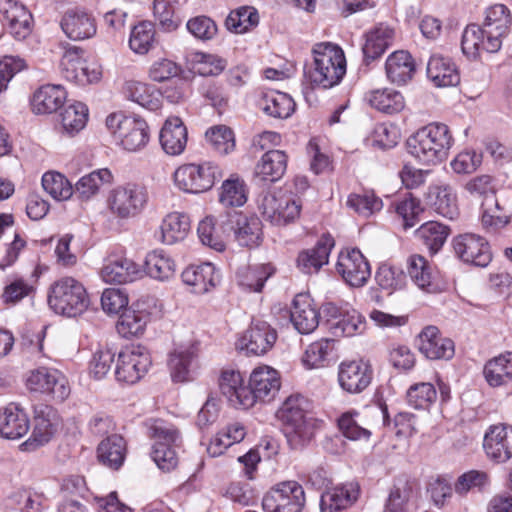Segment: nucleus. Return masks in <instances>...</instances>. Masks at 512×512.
Returning <instances> with one entry per match:
<instances>
[{
	"label": "nucleus",
	"instance_id": "obj_26",
	"mask_svg": "<svg viewBox=\"0 0 512 512\" xmlns=\"http://www.w3.org/2000/svg\"><path fill=\"white\" fill-rule=\"evenodd\" d=\"M219 388L232 407L242 409L252 407V397L239 371H222L219 378Z\"/></svg>",
	"mask_w": 512,
	"mask_h": 512
},
{
	"label": "nucleus",
	"instance_id": "obj_20",
	"mask_svg": "<svg viewBox=\"0 0 512 512\" xmlns=\"http://www.w3.org/2000/svg\"><path fill=\"white\" fill-rule=\"evenodd\" d=\"M60 27L66 37L73 41L90 39L97 32L93 15L80 9L67 10L60 19Z\"/></svg>",
	"mask_w": 512,
	"mask_h": 512
},
{
	"label": "nucleus",
	"instance_id": "obj_13",
	"mask_svg": "<svg viewBox=\"0 0 512 512\" xmlns=\"http://www.w3.org/2000/svg\"><path fill=\"white\" fill-rule=\"evenodd\" d=\"M152 364L148 350L140 345H132L118 354L115 376L119 382L134 384L148 372Z\"/></svg>",
	"mask_w": 512,
	"mask_h": 512
},
{
	"label": "nucleus",
	"instance_id": "obj_34",
	"mask_svg": "<svg viewBox=\"0 0 512 512\" xmlns=\"http://www.w3.org/2000/svg\"><path fill=\"white\" fill-rule=\"evenodd\" d=\"M428 203L439 215L454 220L459 215L457 195L447 184L432 185L427 194Z\"/></svg>",
	"mask_w": 512,
	"mask_h": 512
},
{
	"label": "nucleus",
	"instance_id": "obj_46",
	"mask_svg": "<svg viewBox=\"0 0 512 512\" xmlns=\"http://www.w3.org/2000/svg\"><path fill=\"white\" fill-rule=\"evenodd\" d=\"M259 108L268 116L285 119L291 116L295 109L293 99L282 92L270 91L258 101Z\"/></svg>",
	"mask_w": 512,
	"mask_h": 512
},
{
	"label": "nucleus",
	"instance_id": "obj_23",
	"mask_svg": "<svg viewBox=\"0 0 512 512\" xmlns=\"http://www.w3.org/2000/svg\"><path fill=\"white\" fill-rule=\"evenodd\" d=\"M483 448L490 459L504 463L512 457V426H491L485 433Z\"/></svg>",
	"mask_w": 512,
	"mask_h": 512
},
{
	"label": "nucleus",
	"instance_id": "obj_63",
	"mask_svg": "<svg viewBox=\"0 0 512 512\" xmlns=\"http://www.w3.org/2000/svg\"><path fill=\"white\" fill-rule=\"evenodd\" d=\"M437 398L433 384L421 382L412 385L407 391L408 404L415 409H427Z\"/></svg>",
	"mask_w": 512,
	"mask_h": 512
},
{
	"label": "nucleus",
	"instance_id": "obj_56",
	"mask_svg": "<svg viewBox=\"0 0 512 512\" xmlns=\"http://www.w3.org/2000/svg\"><path fill=\"white\" fill-rule=\"evenodd\" d=\"M417 236L423 241L432 253H436L445 243L449 229L436 221L424 223L416 231Z\"/></svg>",
	"mask_w": 512,
	"mask_h": 512
},
{
	"label": "nucleus",
	"instance_id": "obj_5",
	"mask_svg": "<svg viewBox=\"0 0 512 512\" xmlns=\"http://www.w3.org/2000/svg\"><path fill=\"white\" fill-rule=\"evenodd\" d=\"M48 304L57 314L76 317L87 309L89 298L82 283L72 277H64L51 286Z\"/></svg>",
	"mask_w": 512,
	"mask_h": 512
},
{
	"label": "nucleus",
	"instance_id": "obj_24",
	"mask_svg": "<svg viewBox=\"0 0 512 512\" xmlns=\"http://www.w3.org/2000/svg\"><path fill=\"white\" fill-rule=\"evenodd\" d=\"M360 495V486L351 481L336 485L322 493L321 512H342L352 507Z\"/></svg>",
	"mask_w": 512,
	"mask_h": 512
},
{
	"label": "nucleus",
	"instance_id": "obj_31",
	"mask_svg": "<svg viewBox=\"0 0 512 512\" xmlns=\"http://www.w3.org/2000/svg\"><path fill=\"white\" fill-rule=\"evenodd\" d=\"M334 244L331 235H323L313 248L299 253L297 258L298 268L305 274L317 273L323 265L328 263Z\"/></svg>",
	"mask_w": 512,
	"mask_h": 512
},
{
	"label": "nucleus",
	"instance_id": "obj_14",
	"mask_svg": "<svg viewBox=\"0 0 512 512\" xmlns=\"http://www.w3.org/2000/svg\"><path fill=\"white\" fill-rule=\"evenodd\" d=\"M324 325L335 337H350L362 333L365 321L355 309H344L333 303L323 306Z\"/></svg>",
	"mask_w": 512,
	"mask_h": 512
},
{
	"label": "nucleus",
	"instance_id": "obj_22",
	"mask_svg": "<svg viewBox=\"0 0 512 512\" xmlns=\"http://www.w3.org/2000/svg\"><path fill=\"white\" fill-rule=\"evenodd\" d=\"M0 13L11 35L23 40L32 30V15L18 0H0Z\"/></svg>",
	"mask_w": 512,
	"mask_h": 512
},
{
	"label": "nucleus",
	"instance_id": "obj_60",
	"mask_svg": "<svg viewBox=\"0 0 512 512\" xmlns=\"http://www.w3.org/2000/svg\"><path fill=\"white\" fill-rule=\"evenodd\" d=\"M333 348V340L328 338L320 339L307 347L302 361L310 369L324 366Z\"/></svg>",
	"mask_w": 512,
	"mask_h": 512
},
{
	"label": "nucleus",
	"instance_id": "obj_17",
	"mask_svg": "<svg viewBox=\"0 0 512 512\" xmlns=\"http://www.w3.org/2000/svg\"><path fill=\"white\" fill-rule=\"evenodd\" d=\"M27 386L32 391L50 394L58 401L65 400L70 394L65 375L56 369L46 367L32 371L27 379Z\"/></svg>",
	"mask_w": 512,
	"mask_h": 512
},
{
	"label": "nucleus",
	"instance_id": "obj_1",
	"mask_svg": "<svg viewBox=\"0 0 512 512\" xmlns=\"http://www.w3.org/2000/svg\"><path fill=\"white\" fill-rule=\"evenodd\" d=\"M511 22L510 11L505 5L495 4L487 8L482 26L470 24L465 28L461 41L463 54L476 59L482 51L498 52Z\"/></svg>",
	"mask_w": 512,
	"mask_h": 512
},
{
	"label": "nucleus",
	"instance_id": "obj_61",
	"mask_svg": "<svg viewBox=\"0 0 512 512\" xmlns=\"http://www.w3.org/2000/svg\"><path fill=\"white\" fill-rule=\"evenodd\" d=\"M205 136L211 147L221 155H226L235 148L233 131L224 125L211 127Z\"/></svg>",
	"mask_w": 512,
	"mask_h": 512
},
{
	"label": "nucleus",
	"instance_id": "obj_47",
	"mask_svg": "<svg viewBox=\"0 0 512 512\" xmlns=\"http://www.w3.org/2000/svg\"><path fill=\"white\" fill-rule=\"evenodd\" d=\"M484 377L492 387L505 385L512 380V353L501 354L484 366Z\"/></svg>",
	"mask_w": 512,
	"mask_h": 512
},
{
	"label": "nucleus",
	"instance_id": "obj_39",
	"mask_svg": "<svg viewBox=\"0 0 512 512\" xmlns=\"http://www.w3.org/2000/svg\"><path fill=\"white\" fill-rule=\"evenodd\" d=\"M126 441L120 435L113 434L103 439L97 447L99 462L111 470H118L126 458Z\"/></svg>",
	"mask_w": 512,
	"mask_h": 512
},
{
	"label": "nucleus",
	"instance_id": "obj_21",
	"mask_svg": "<svg viewBox=\"0 0 512 512\" xmlns=\"http://www.w3.org/2000/svg\"><path fill=\"white\" fill-rule=\"evenodd\" d=\"M277 339L276 331L265 321L255 320L239 341V348L256 356L270 350Z\"/></svg>",
	"mask_w": 512,
	"mask_h": 512
},
{
	"label": "nucleus",
	"instance_id": "obj_16",
	"mask_svg": "<svg viewBox=\"0 0 512 512\" xmlns=\"http://www.w3.org/2000/svg\"><path fill=\"white\" fill-rule=\"evenodd\" d=\"M336 270L351 287H362L370 278L371 269L359 249H346L338 256Z\"/></svg>",
	"mask_w": 512,
	"mask_h": 512
},
{
	"label": "nucleus",
	"instance_id": "obj_51",
	"mask_svg": "<svg viewBox=\"0 0 512 512\" xmlns=\"http://www.w3.org/2000/svg\"><path fill=\"white\" fill-rule=\"evenodd\" d=\"M269 276L270 272L265 265L241 266L236 273L238 285L253 292L261 291Z\"/></svg>",
	"mask_w": 512,
	"mask_h": 512
},
{
	"label": "nucleus",
	"instance_id": "obj_9",
	"mask_svg": "<svg viewBox=\"0 0 512 512\" xmlns=\"http://www.w3.org/2000/svg\"><path fill=\"white\" fill-rule=\"evenodd\" d=\"M257 208L263 218L273 225L284 226L300 215V199L284 193L262 192L257 198Z\"/></svg>",
	"mask_w": 512,
	"mask_h": 512
},
{
	"label": "nucleus",
	"instance_id": "obj_6",
	"mask_svg": "<svg viewBox=\"0 0 512 512\" xmlns=\"http://www.w3.org/2000/svg\"><path fill=\"white\" fill-rule=\"evenodd\" d=\"M154 439L151 456L159 469L170 472L178 465L177 449L182 439L177 428L169 423L156 420L149 428Z\"/></svg>",
	"mask_w": 512,
	"mask_h": 512
},
{
	"label": "nucleus",
	"instance_id": "obj_50",
	"mask_svg": "<svg viewBox=\"0 0 512 512\" xmlns=\"http://www.w3.org/2000/svg\"><path fill=\"white\" fill-rule=\"evenodd\" d=\"M145 271L150 277L164 281L174 275L175 264L163 250H153L146 255Z\"/></svg>",
	"mask_w": 512,
	"mask_h": 512
},
{
	"label": "nucleus",
	"instance_id": "obj_7",
	"mask_svg": "<svg viewBox=\"0 0 512 512\" xmlns=\"http://www.w3.org/2000/svg\"><path fill=\"white\" fill-rule=\"evenodd\" d=\"M106 127L115 141L129 152L143 149L149 141L148 125L141 118L113 113L107 116Z\"/></svg>",
	"mask_w": 512,
	"mask_h": 512
},
{
	"label": "nucleus",
	"instance_id": "obj_49",
	"mask_svg": "<svg viewBox=\"0 0 512 512\" xmlns=\"http://www.w3.org/2000/svg\"><path fill=\"white\" fill-rule=\"evenodd\" d=\"M60 116L63 132L74 136L86 126L88 108L84 103L75 101L67 105Z\"/></svg>",
	"mask_w": 512,
	"mask_h": 512
},
{
	"label": "nucleus",
	"instance_id": "obj_37",
	"mask_svg": "<svg viewBox=\"0 0 512 512\" xmlns=\"http://www.w3.org/2000/svg\"><path fill=\"white\" fill-rule=\"evenodd\" d=\"M385 69L389 81L397 85H404L413 78L416 66L409 52L399 50L388 56Z\"/></svg>",
	"mask_w": 512,
	"mask_h": 512
},
{
	"label": "nucleus",
	"instance_id": "obj_48",
	"mask_svg": "<svg viewBox=\"0 0 512 512\" xmlns=\"http://www.w3.org/2000/svg\"><path fill=\"white\" fill-rule=\"evenodd\" d=\"M408 273L412 281L423 291L431 293L436 290L432 266L424 257L411 256L408 260Z\"/></svg>",
	"mask_w": 512,
	"mask_h": 512
},
{
	"label": "nucleus",
	"instance_id": "obj_12",
	"mask_svg": "<svg viewBox=\"0 0 512 512\" xmlns=\"http://www.w3.org/2000/svg\"><path fill=\"white\" fill-rule=\"evenodd\" d=\"M218 176V166L210 162L190 163L176 169L174 181L181 190L197 194L211 189Z\"/></svg>",
	"mask_w": 512,
	"mask_h": 512
},
{
	"label": "nucleus",
	"instance_id": "obj_32",
	"mask_svg": "<svg viewBox=\"0 0 512 512\" xmlns=\"http://www.w3.org/2000/svg\"><path fill=\"white\" fill-rule=\"evenodd\" d=\"M197 348L194 344L176 348L169 358L171 377L175 382H186L193 378L197 368Z\"/></svg>",
	"mask_w": 512,
	"mask_h": 512
},
{
	"label": "nucleus",
	"instance_id": "obj_28",
	"mask_svg": "<svg viewBox=\"0 0 512 512\" xmlns=\"http://www.w3.org/2000/svg\"><path fill=\"white\" fill-rule=\"evenodd\" d=\"M426 74L429 81L438 88L454 87L460 83V73L449 57L434 54L427 63Z\"/></svg>",
	"mask_w": 512,
	"mask_h": 512
},
{
	"label": "nucleus",
	"instance_id": "obj_57",
	"mask_svg": "<svg viewBox=\"0 0 512 512\" xmlns=\"http://www.w3.org/2000/svg\"><path fill=\"white\" fill-rule=\"evenodd\" d=\"M154 36L153 24L148 21L140 22L131 30L129 46L137 54H146L153 45Z\"/></svg>",
	"mask_w": 512,
	"mask_h": 512
},
{
	"label": "nucleus",
	"instance_id": "obj_8",
	"mask_svg": "<svg viewBox=\"0 0 512 512\" xmlns=\"http://www.w3.org/2000/svg\"><path fill=\"white\" fill-rule=\"evenodd\" d=\"M146 187L138 183H125L113 188L107 197L110 213L118 219H129L139 215L148 203Z\"/></svg>",
	"mask_w": 512,
	"mask_h": 512
},
{
	"label": "nucleus",
	"instance_id": "obj_41",
	"mask_svg": "<svg viewBox=\"0 0 512 512\" xmlns=\"http://www.w3.org/2000/svg\"><path fill=\"white\" fill-rule=\"evenodd\" d=\"M394 30L388 25L380 24L367 33L362 48L367 63L379 58L394 41Z\"/></svg>",
	"mask_w": 512,
	"mask_h": 512
},
{
	"label": "nucleus",
	"instance_id": "obj_40",
	"mask_svg": "<svg viewBox=\"0 0 512 512\" xmlns=\"http://www.w3.org/2000/svg\"><path fill=\"white\" fill-rule=\"evenodd\" d=\"M67 94L61 85H45L33 95L32 109L36 114H51L63 106Z\"/></svg>",
	"mask_w": 512,
	"mask_h": 512
},
{
	"label": "nucleus",
	"instance_id": "obj_58",
	"mask_svg": "<svg viewBox=\"0 0 512 512\" xmlns=\"http://www.w3.org/2000/svg\"><path fill=\"white\" fill-rule=\"evenodd\" d=\"M42 187L58 201L67 200L73 195V186L58 172H46L42 176Z\"/></svg>",
	"mask_w": 512,
	"mask_h": 512
},
{
	"label": "nucleus",
	"instance_id": "obj_43",
	"mask_svg": "<svg viewBox=\"0 0 512 512\" xmlns=\"http://www.w3.org/2000/svg\"><path fill=\"white\" fill-rule=\"evenodd\" d=\"M287 168V155L281 150H270L262 155L255 173L263 181L276 182L282 178Z\"/></svg>",
	"mask_w": 512,
	"mask_h": 512
},
{
	"label": "nucleus",
	"instance_id": "obj_36",
	"mask_svg": "<svg viewBox=\"0 0 512 512\" xmlns=\"http://www.w3.org/2000/svg\"><path fill=\"white\" fill-rule=\"evenodd\" d=\"M29 420L26 413L17 405L9 404L0 409V436L6 439H19L27 434Z\"/></svg>",
	"mask_w": 512,
	"mask_h": 512
},
{
	"label": "nucleus",
	"instance_id": "obj_30",
	"mask_svg": "<svg viewBox=\"0 0 512 512\" xmlns=\"http://www.w3.org/2000/svg\"><path fill=\"white\" fill-rule=\"evenodd\" d=\"M151 320V313L146 309L144 302H136L126 308L117 322V331L125 338L140 336L144 333Z\"/></svg>",
	"mask_w": 512,
	"mask_h": 512
},
{
	"label": "nucleus",
	"instance_id": "obj_35",
	"mask_svg": "<svg viewBox=\"0 0 512 512\" xmlns=\"http://www.w3.org/2000/svg\"><path fill=\"white\" fill-rule=\"evenodd\" d=\"M100 275L106 283L124 284L136 280L141 275V270L130 259L115 257L106 261Z\"/></svg>",
	"mask_w": 512,
	"mask_h": 512
},
{
	"label": "nucleus",
	"instance_id": "obj_33",
	"mask_svg": "<svg viewBox=\"0 0 512 512\" xmlns=\"http://www.w3.org/2000/svg\"><path fill=\"white\" fill-rule=\"evenodd\" d=\"M182 281L196 294H204L219 283V274L211 263L191 265L181 274Z\"/></svg>",
	"mask_w": 512,
	"mask_h": 512
},
{
	"label": "nucleus",
	"instance_id": "obj_54",
	"mask_svg": "<svg viewBox=\"0 0 512 512\" xmlns=\"http://www.w3.org/2000/svg\"><path fill=\"white\" fill-rule=\"evenodd\" d=\"M259 23V15L253 7H240L231 11L227 16L225 25L228 30L241 34L256 27Z\"/></svg>",
	"mask_w": 512,
	"mask_h": 512
},
{
	"label": "nucleus",
	"instance_id": "obj_18",
	"mask_svg": "<svg viewBox=\"0 0 512 512\" xmlns=\"http://www.w3.org/2000/svg\"><path fill=\"white\" fill-rule=\"evenodd\" d=\"M372 378V366L363 359L344 361L339 365L338 383L347 393H361L370 385Z\"/></svg>",
	"mask_w": 512,
	"mask_h": 512
},
{
	"label": "nucleus",
	"instance_id": "obj_2",
	"mask_svg": "<svg viewBox=\"0 0 512 512\" xmlns=\"http://www.w3.org/2000/svg\"><path fill=\"white\" fill-rule=\"evenodd\" d=\"M313 61L304 65V79L311 87L329 89L346 74V59L340 46L321 42L313 46Z\"/></svg>",
	"mask_w": 512,
	"mask_h": 512
},
{
	"label": "nucleus",
	"instance_id": "obj_10",
	"mask_svg": "<svg viewBox=\"0 0 512 512\" xmlns=\"http://www.w3.org/2000/svg\"><path fill=\"white\" fill-rule=\"evenodd\" d=\"M305 504V490L300 483L294 480L275 484L262 499V507L265 512H302Z\"/></svg>",
	"mask_w": 512,
	"mask_h": 512
},
{
	"label": "nucleus",
	"instance_id": "obj_15",
	"mask_svg": "<svg viewBox=\"0 0 512 512\" xmlns=\"http://www.w3.org/2000/svg\"><path fill=\"white\" fill-rule=\"evenodd\" d=\"M456 256L464 263L477 267H486L492 260L488 241L476 234L466 233L453 240Z\"/></svg>",
	"mask_w": 512,
	"mask_h": 512
},
{
	"label": "nucleus",
	"instance_id": "obj_45",
	"mask_svg": "<svg viewBox=\"0 0 512 512\" xmlns=\"http://www.w3.org/2000/svg\"><path fill=\"white\" fill-rule=\"evenodd\" d=\"M113 174L107 168L94 170L82 176L73 187V194L81 200H89L95 196L102 185L111 184Z\"/></svg>",
	"mask_w": 512,
	"mask_h": 512
},
{
	"label": "nucleus",
	"instance_id": "obj_3",
	"mask_svg": "<svg viewBox=\"0 0 512 512\" xmlns=\"http://www.w3.org/2000/svg\"><path fill=\"white\" fill-rule=\"evenodd\" d=\"M454 144L449 127L432 122L418 129L406 142L408 153L425 165H436L444 161Z\"/></svg>",
	"mask_w": 512,
	"mask_h": 512
},
{
	"label": "nucleus",
	"instance_id": "obj_44",
	"mask_svg": "<svg viewBox=\"0 0 512 512\" xmlns=\"http://www.w3.org/2000/svg\"><path fill=\"white\" fill-rule=\"evenodd\" d=\"M366 99L371 107L389 115L397 114L405 107L402 93L393 88L372 90L366 94Z\"/></svg>",
	"mask_w": 512,
	"mask_h": 512
},
{
	"label": "nucleus",
	"instance_id": "obj_38",
	"mask_svg": "<svg viewBox=\"0 0 512 512\" xmlns=\"http://www.w3.org/2000/svg\"><path fill=\"white\" fill-rule=\"evenodd\" d=\"M160 143L169 155L181 154L187 144V129L180 118L172 117L166 120L160 131Z\"/></svg>",
	"mask_w": 512,
	"mask_h": 512
},
{
	"label": "nucleus",
	"instance_id": "obj_11",
	"mask_svg": "<svg viewBox=\"0 0 512 512\" xmlns=\"http://www.w3.org/2000/svg\"><path fill=\"white\" fill-rule=\"evenodd\" d=\"M220 224L222 233L232 236L242 247H255L261 242L262 223L257 217L228 211L220 214Z\"/></svg>",
	"mask_w": 512,
	"mask_h": 512
},
{
	"label": "nucleus",
	"instance_id": "obj_53",
	"mask_svg": "<svg viewBox=\"0 0 512 512\" xmlns=\"http://www.w3.org/2000/svg\"><path fill=\"white\" fill-rule=\"evenodd\" d=\"M245 435V427L242 424H231L215 436V438L210 442L207 451L213 457L219 456L228 447L242 441Z\"/></svg>",
	"mask_w": 512,
	"mask_h": 512
},
{
	"label": "nucleus",
	"instance_id": "obj_59",
	"mask_svg": "<svg viewBox=\"0 0 512 512\" xmlns=\"http://www.w3.org/2000/svg\"><path fill=\"white\" fill-rule=\"evenodd\" d=\"M375 279L382 290L391 294L404 287L406 276L399 267L381 264L376 272Z\"/></svg>",
	"mask_w": 512,
	"mask_h": 512
},
{
	"label": "nucleus",
	"instance_id": "obj_55",
	"mask_svg": "<svg viewBox=\"0 0 512 512\" xmlns=\"http://www.w3.org/2000/svg\"><path fill=\"white\" fill-rule=\"evenodd\" d=\"M83 50L76 46H69L65 49L60 61V69L63 77L70 82L76 83L83 75Z\"/></svg>",
	"mask_w": 512,
	"mask_h": 512
},
{
	"label": "nucleus",
	"instance_id": "obj_62",
	"mask_svg": "<svg viewBox=\"0 0 512 512\" xmlns=\"http://www.w3.org/2000/svg\"><path fill=\"white\" fill-rule=\"evenodd\" d=\"M216 225L221 228L220 215L218 218H215L214 216L205 217L198 224V237L203 245H206L215 251H223L225 244L216 231Z\"/></svg>",
	"mask_w": 512,
	"mask_h": 512
},
{
	"label": "nucleus",
	"instance_id": "obj_27",
	"mask_svg": "<svg viewBox=\"0 0 512 512\" xmlns=\"http://www.w3.org/2000/svg\"><path fill=\"white\" fill-rule=\"evenodd\" d=\"M290 320L300 334H310L319 325L320 314L308 294H297L292 302Z\"/></svg>",
	"mask_w": 512,
	"mask_h": 512
},
{
	"label": "nucleus",
	"instance_id": "obj_29",
	"mask_svg": "<svg viewBox=\"0 0 512 512\" xmlns=\"http://www.w3.org/2000/svg\"><path fill=\"white\" fill-rule=\"evenodd\" d=\"M191 228L188 214L183 212H170L164 216L159 226V232L155 234L157 240L166 245H173L183 241Z\"/></svg>",
	"mask_w": 512,
	"mask_h": 512
},
{
	"label": "nucleus",
	"instance_id": "obj_19",
	"mask_svg": "<svg viewBox=\"0 0 512 512\" xmlns=\"http://www.w3.org/2000/svg\"><path fill=\"white\" fill-rule=\"evenodd\" d=\"M279 373L269 367L255 368L249 378V394L252 397V406L257 402H270L280 389Z\"/></svg>",
	"mask_w": 512,
	"mask_h": 512
},
{
	"label": "nucleus",
	"instance_id": "obj_25",
	"mask_svg": "<svg viewBox=\"0 0 512 512\" xmlns=\"http://www.w3.org/2000/svg\"><path fill=\"white\" fill-rule=\"evenodd\" d=\"M418 349L428 359L449 360L454 356V343L443 337L436 326L425 327L418 336Z\"/></svg>",
	"mask_w": 512,
	"mask_h": 512
},
{
	"label": "nucleus",
	"instance_id": "obj_4",
	"mask_svg": "<svg viewBox=\"0 0 512 512\" xmlns=\"http://www.w3.org/2000/svg\"><path fill=\"white\" fill-rule=\"evenodd\" d=\"M309 408L310 403L305 397L291 395L279 410L283 431L292 449H302L314 438L318 421Z\"/></svg>",
	"mask_w": 512,
	"mask_h": 512
},
{
	"label": "nucleus",
	"instance_id": "obj_52",
	"mask_svg": "<svg viewBox=\"0 0 512 512\" xmlns=\"http://www.w3.org/2000/svg\"><path fill=\"white\" fill-rule=\"evenodd\" d=\"M219 200L224 206L244 205L247 201V187L244 180L237 175H231L222 183Z\"/></svg>",
	"mask_w": 512,
	"mask_h": 512
},
{
	"label": "nucleus",
	"instance_id": "obj_42",
	"mask_svg": "<svg viewBox=\"0 0 512 512\" xmlns=\"http://www.w3.org/2000/svg\"><path fill=\"white\" fill-rule=\"evenodd\" d=\"M124 93L128 99L150 111H157L162 106L161 92L152 85L130 80L125 82Z\"/></svg>",
	"mask_w": 512,
	"mask_h": 512
},
{
	"label": "nucleus",
	"instance_id": "obj_64",
	"mask_svg": "<svg viewBox=\"0 0 512 512\" xmlns=\"http://www.w3.org/2000/svg\"><path fill=\"white\" fill-rule=\"evenodd\" d=\"M11 502L21 512H41L43 508L44 495L30 488L18 489L11 493Z\"/></svg>",
	"mask_w": 512,
	"mask_h": 512
}]
</instances>
